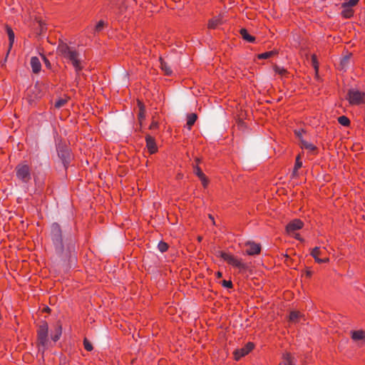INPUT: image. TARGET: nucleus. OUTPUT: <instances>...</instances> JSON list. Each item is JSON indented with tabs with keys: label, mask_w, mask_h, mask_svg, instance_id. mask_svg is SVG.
Here are the masks:
<instances>
[{
	"label": "nucleus",
	"mask_w": 365,
	"mask_h": 365,
	"mask_svg": "<svg viewBox=\"0 0 365 365\" xmlns=\"http://www.w3.org/2000/svg\"><path fill=\"white\" fill-rule=\"evenodd\" d=\"M57 53L67 63H71L73 66L76 76H79L80 72L83 68V61L80 57V53L77 48L70 46L63 41H60L57 47Z\"/></svg>",
	"instance_id": "f257e3e1"
},
{
	"label": "nucleus",
	"mask_w": 365,
	"mask_h": 365,
	"mask_svg": "<svg viewBox=\"0 0 365 365\" xmlns=\"http://www.w3.org/2000/svg\"><path fill=\"white\" fill-rule=\"evenodd\" d=\"M50 240L57 253L61 254L64 250L62 229L57 222L51 224L49 233Z\"/></svg>",
	"instance_id": "f03ea898"
},
{
	"label": "nucleus",
	"mask_w": 365,
	"mask_h": 365,
	"mask_svg": "<svg viewBox=\"0 0 365 365\" xmlns=\"http://www.w3.org/2000/svg\"><path fill=\"white\" fill-rule=\"evenodd\" d=\"M216 256L221 257L228 264L238 269L240 271L245 270L247 268V264L244 262L242 259L238 258L230 252L218 250L216 252Z\"/></svg>",
	"instance_id": "7ed1b4c3"
},
{
	"label": "nucleus",
	"mask_w": 365,
	"mask_h": 365,
	"mask_svg": "<svg viewBox=\"0 0 365 365\" xmlns=\"http://www.w3.org/2000/svg\"><path fill=\"white\" fill-rule=\"evenodd\" d=\"M16 176L19 180L24 183H28L31 180V168L28 164H19L16 168Z\"/></svg>",
	"instance_id": "20e7f679"
},
{
	"label": "nucleus",
	"mask_w": 365,
	"mask_h": 365,
	"mask_svg": "<svg viewBox=\"0 0 365 365\" xmlns=\"http://www.w3.org/2000/svg\"><path fill=\"white\" fill-rule=\"evenodd\" d=\"M48 326L46 322H43L38 327L37 330V336H38V343L39 346V350H41V347H42V351H43L47 346L48 344Z\"/></svg>",
	"instance_id": "39448f33"
},
{
	"label": "nucleus",
	"mask_w": 365,
	"mask_h": 365,
	"mask_svg": "<svg viewBox=\"0 0 365 365\" xmlns=\"http://www.w3.org/2000/svg\"><path fill=\"white\" fill-rule=\"evenodd\" d=\"M304 226V222L299 219H294L289 222L286 226V231L288 235L293 236L298 240H302L300 235L296 233L297 230H301Z\"/></svg>",
	"instance_id": "423d86ee"
},
{
	"label": "nucleus",
	"mask_w": 365,
	"mask_h": 365,
	"mask_svg": "<svg viewBox=\"0 0 365 365\" xmlns=\"http://www.w3.org/2000/svg\"><path fill=\"white\" fill-rule=\"evenodd\" d=\"M347 99L351 105H359L365 103V93L358 90H349L347 94Z\"/></svg>",
	"instance_id": "0eeeda50"
},
{
	"label": "nucleus",
	"mask_w": 365,
	"mask_h": 365,
	"mask_svg": "<svg viewBox=\"0 0 365 365\" xmlns=\"http://www.w3.org/2000/svg\"><path fill=\"white\" fill-rule=\"evenodd\" d=\"M326 248L316 247L312 249L310 255L314 257L316 262L320 263H327L329 262V258L328 257H325Z\"/></svg>",
	"instance_id": "6e6552de"
},
{
	"label": "nucleus",
	"mask_w": 365,
	"mask_h": 365,
	"mask_svg": "<svg viewBox=\"0 0 365 365\" xmlns=\"http://www.w3.org/2000/svg\"><path fill=\"white\" fill-rule=\"evenodd\" d=\"M255 348V344L252 342L247 343L242 348L236 349L234 351V358L236 361L240 360L242 357L248 354Z\"/></svg>",
	"instance_id": "1a4fd4ad"
},
{
	"label": "nucleus",
	"mask_w": 365,
	"mask_h": 365,
	"mask_svg": "<svg viewBox=\"0 0 365 365\" xmlns=\"http://www.w3.org/2000/svg\"><path fill=\"white\" fill-rule=\"evenodd\" d=\"M245 245L247 247L246 250V254L247 255H258L261 252V246L258 243L254 242H247Z\"/></svg>",
	"instance_id": "9d476101"
},
{
	"label": "nucleus",
	"mask_w": 365,
	"mask_h": 365,
	"mask_svg": "<svg viewBox=\"0 0 365 365\" xmlns=\"http://www.w3.org/2000/svg\"><path fill=\"white\" fill-rule=\"evenodd\" d=\"M146 148H148L150 154H154L158 152V146L155 140L150 135L145 136Z\"/></svg>",
	"instance_id": "9b49d317"
},
{
	"label": "nucleus",
	"mask_w": 365,
	"mask_h": 365,
	"mask_svg": "<svg viewBox=\"0 0 365 365\" xmlns=\"http://www.w3.org/2000/svg\"><path fill=\"white\" fill-rule=\"evenodd\" d=\"M295 134L299 138L300 146L302 149L308 150L309 152H312V153L314 152L317 150V147L314 144L302 139L300 131H295Z\"/></svg>",
	"instance_id": "f8f14e48"
},
{
	"label": "nucleus",
	"mask_w": 365,
	"mask_h": 365,
	"mask_svg": "<svg viewBox=\"0 0 365 365\" xmlns=\"http://www.w3.org/2000/svg\"><path fill=\"white\" fill-rule=\"evenodd\" d=\"M58 155L62 160V162L65 166L69 163L71 154L69 150L67 148H59L58 150Z\"/></svg>",
	"instance_id": "ddd939ff"
},
{
	"label": "nucleus",
	"mask_w": 365,
	"mask_h": 365,
	"mask_svg": "<svg viewBox=\"0 0 365 365\" xmlns=\"http://www.w3.org/2000/svg\"><path fill=\"white\" fill-rule=\"evenodd\" d=\"M30 64L32 68V71L34 73H38L41 69V64L38 57L33 56L31 58Z\"/></svg>",
	"instance_id": "4468645a"
},
{
	"label": "nucleus",
	"mask_w": 365,
	"mask_h": 365,
	"mask_svg": "<svg viewBox=\"0 0 365 365\" xmlns=\"http://www.w3.org/2000/svg\"><path fill=\"white\" fill-rule=\"evenodd\" d=\"M304 319V315L301 314V312L298 311H292L289 314V321L294 323H297L301 322V320Z\"/></svg>",
	"instance_id": "2eb2a0df"
},
{
	"label": "nucleus",
	"mask_w": 365,
	"mask_h": 365,
	"mask_svg": "<svg viewBox=\"0 0 365 365\" xmlns=\"http://www.w3.org/2000/svg\"><path fill=\"white\" fill-rule=\"evenodd\" d=\"M6 33H7V35L9 37V51H8V53H9L14 43L15 34H14V32L12 30V29L9 26H6Z\"/></svg>",
	"instance_id": "dca6fc26"
},
{
	"label": "nucleus",
	"mask_w": 365,
	"mask_h": 365,
	"mask_svg": "<svg viewBox=\"0 0 365 365\" xmlns=\"http://www.w3.org/2000/svg\"><path fill=\"white\" fill-rule=\"evenodd\" d=\"M240 34L245 41L249 43H254L255 41V37L249 34L246 29H241L240 31Z\"/></svg>",
	"instance_id": "f3484780"
},
{
	"label": "nucleus",
	"mask_w": 365,
	"mask_h": 365,
	"mask_svg": "<svg viewBox=\"0 0 365 365\" xmlns=\"http://www.w3.org/2000/svg\"><path fill=\"white\" fill-rule=\"evenodd\" d=\"M197 119V115L195 113H190L187 115V123L186 127L187 128L190 130L192 128V126L195 124Z\"/></svg>",
	"instance_id": "a211bd4d"
},
{
	"label": "nucleus",
	"mask_w": 365,
	"mask_h": 365,
	"mask_svg": "<svg viewBox=\"0 0 365 365\" xmlns=\"http://www.w3.org/2000/svg\"><path fill=\"white\" fill-rule=\"evenodd\" d=\"M351 336L354 341L365 339V331L363 330L352 331Z\"/></svg>",
	"instance_id": "6ab92c4d"
},
{
	"label": "nucleus",
	"mask_w": 365,
	"mask_h": 365,
	"mask_svg": "<svg viewBox=\"0 0 365 365\" xmlns=\"http://www.w3.org/2000/svg\"><path fill=\"white\" fill-rule=\"evenodd\" d=\"M62 334V327L61 324H56L54 333L51 335V339L53 341H57Z\"/></svg>",
	"instance_id": "aec40b11"
},
{
	"label": "nucleus",
	"mask_w": 365,
	"mask_h": 365,
	"mask_svg": "<svg viewBox=\"0 0 365 365\" xmlns=\"http://www.w3.org/2000/svg\"><path fill=\"white\" fill-rule=\"evenodd\" d=\"M160 68L162 71H164L165 74L167 76H170L173 73V71L170 66L168 65L167 62L163 60L161 58H160Z\"/></svg>",
	"instance_id": "412c9836"
},
{
	"label": "nucleus",
	"mask_w": 365,
	"mask_h": 365,
	"mask_svg": "<svg viewBox=\"0 0 365 365\" xmlns=\"http://www.w3.org/2000/svg\"><path fill=\"white\" fill-rule=\"evenodd\" d=\"M138 106L139 108L138 119L140 121H141L142 120H144L145 118V106L143 103L140 101H138Z\"/></svg>",
	"instance_id": "4be33fe9"
},
{
	"label": "nucleus",
	"mask_w": 365,
	"mask_h": 365,
	"mask_svg": "<svg viewBox=\"0 0 365 365\" xmlns=\"http://www.w3.org/2000/svg\"><path fill=\"white\" fill-rule=\"evenodd\" d=\"M220 24V19L219 18L215 17L208 21L207 27L210 29H214Z\"/></svg>",
	"instance_id": "5701e85b"
},
{
	"label": "nucleus",
	"mask_w": 365,
	"mask_h": 365,
	"mask_svg": "<svg viewBox=\"0 0 365 365\" xmlns=\"http://www.w3.org/2000/svg\"><path fill=\"white\" fill-rule=\"evenodd\" d=\"M338 122L343 126L348 127L350 125V120L345 115H341L338 118Z\"/></svg>",
	"instance_id": "b1692460"
},
{
	"label": "nucleus",
	"mask_w": 365,
	"mask_h": 365,
	"mask_svg": "<svg viewBox=\"0 0 365 365\" xmlns=\"http://www.w3.org/2000/svg\"><path fill=\"white\" fill-rule=\"evenodd\" d=\"M302 162L301 161V159H300V155H297V158H296V161H295V165H294V170H293V173L292 175H297V170L302 168Z\"/></svg>",
	"instance_id": "393cba45"
},
{
	"label": "nucleus",
	"mask_w": 365,
	"mask_h": 365,
	"mask_svg": "<svg viewBox=\"0 0 365 365\" xmlns=\"http://www.w3.org/2000/svg\"><path fill=\"white\" fill-rule=\"evenodd\" d=\"M343 11L341 12L342 16L346 19L351 18L354 14V11L350 9V7L343 8Z\"/></svg>",
	"instance_id": "a878e982"
},
{
	"label": "nucleus",
	"mask_w": 365,
	"mask_h": 365,
	"mask_svg": "<svg viewBox=\"0 0 365 365\" xmlns=\"http://www.w3.org/2000/svg\"><path fill=\"white\" fill-rule=\"evenodd\" d=\"M275 53H276V52L274 51L264 52V53L259 54L258 55V58L259 59H267V58H269L272 57Z\"/></svg>",
	"instance_id": "bb28decb"
},
{
	"label": "nucleus",
	"mask_w": 365,
	"mask_h": 365,
	"mask_svg": "<svg viewBox=\"0 0 365 365\" xmlns=\"http://www.w3.org/2000/svg\"><path fill=\"white\" fill-rule=\"evenodd\" d=\"M195 161L197 163V164H198V163L200 162V160L199 158H196L195 159ZM193 172L198 177L200 178V176H202L204 173H202V171L201 170L200 168L198 166V165H196L193 167Z\"/></svg>",
	"instance_id": "cd10ccee"
},
{
	"label": "nucleus",
	"mask_w": 365,
	"mask_h": 365,
	"mask_svg": "<svg viewBox=\"0 0 365 365\" xmlns=\"http://www.w3.org/2000/svg\"><path fill=\"white\" fill-rule=\"evenodd\" d=\"M284 365H293L292 357L289 353H286L283 355Z\"/></svg>",
	"instance_id": "c85d7f7f"
},
{
	"label": "nucleus",
	"mask_w": 365,
	"mask_h": 365,
	"mask_svg": "<svg viewBox=\"0 0 365 365\" xmlns=\"http://www.w3.org/2000/svg\"><path fill=\"white\" fill-rule=\"evenodd\" d=\"M168 245L164 241H160L158 245V248L159 251L162 253L166 252L168 250Z\"/></svg>",
	"instance_id": "c756f323"
},
{
	"label": "nucleus",
	"mask_w": 365,
	"mask_h": 365,
	"mask_svg": "<svg viewBox=\"0 0 365 365\" xmlns=\"http://www.w3.org/2000/svg\"><path fill=\"white\" fill-rule=\"evenodd\" d=\"M274 70L276 73L280 75L281 76H285L287 73V71L284 68L278 66H275L274 67Z\"/></svg>",
	"instance_id": "7c9ffc66"
},
{
	"label": "nucleus",
	"mask_w": 365,
	"mask_h": 365,
	"mask_svg": "<svg viewBox=\"0 0 365 365\" xmlns=\"http://www.w3.org/2000/svg\"><path fill=\"white\" fill-rule=\"evenodd\" d=\"M359 0H349L344 2L341 5L342 8L351 7L357 4Z\"/></svg>",
	"instance_id": "2f4dec72"
},
{
	"label": "nucleus",
	"mask_w": 365,
	"mask_h": 365,
	"mask_svg": "<svg viewBox=\"0 0 365 365\" xmlns=\"http://www.w3.org/2000/svg\"><path fill=\"white\" fill-rule=\"evenodd\" d=\"M66 103H67V100L66 99L59 98L58 100H57L56 101L55 107L56 108H60L63 107Z\"/></svg>",
	"instance_id": "473e14b6"
},
{
	"label": "nucleus",
	"mask_w": 365,
	"mask_h": 365,
	"mask_svg": "<svg viewBox=\"0 0 365 365\" xmlns=\"http://www.w3.org/2000/svg\"><path fill=\"white\" fill-rule=\"evenodd\" d=\"M83 346H84V349L88 351H92L93 349L91 343L87 339H84Z\"/></svg>",
	"instance_id": "72a5a7b5"
},
{
	"label": "nucleus",
	"mask_w": 365,
	"mask_h": 365,
	"mask_svg": "<svg viewBox=\"0 0 365 365\" xmlns=\"http://www.w3.org/2000/svg\"><path fill=\"white\" fill-rule=\"evenodd\" d=\"M199 179L200 180L204 187H206L208 185L209 180L205 174L200 176Z\"/></svg>",
	"instance_id": "f704fd0d"
},
{
	"label": "nucleus",
	"mask_w": 365,
	"mask_h": 365,
	"mask_svg": "<svg viewBox=\"0 0 365 365\" xmlns=\"http://www.w3.org/2000/svg\"><path fill=\"white\" fill-rule=\"evenodd\" d=\"M199 179L200 180L204 187H206L208 185L209 180L205 174L200 176Z\"/></svg>",
	"instance_id": "c9c22d12"
},
{
	"label": "nucleus",
	"mask_w": 365,
	"mask_h": 365,
	"mask_svg": "<svg viewBox=\"0 0 365 365\" xmlns=\"http://www.w3.org/2000/svg\"><path fill=\"white\" fill-rule=\"evenodd\" d=\"M221 284H222V286H223L225 288L230 289V288H232V287H233L232 282L230 280H222Z\"/></svg>",
	"instance_id": "e433bc0d"
},
{
	"label": "nucleus",
	"mask_w": 365,
	"mask_h": 365,
	"mask_svg": "<svg viewBox=\"0 0 365 365\" xmlns=\"http://www.w3.org/2000/svg\"><path fill=\"white\" fill-rule=\"evenodd\" d=\"M105 23L103 21L101 20L98 22V24L96 25L95 30L96 31H101L103 27H104Z\"/></svg>",
	"instance_id": "4c0bfd02"
},
{
	"label": "nucleus",
	"mask_w": 365,
	"mask_h": 365,
	"mask_svg": "<svg viewBox=\"0 0 365 365\" xmlns=\"http://www.w3.org/2000/svg\"><path fill=\"white\" fill-rule=\"evenodd\" d=\"M158 128V123L157 121L153 120L150 123L149 128L150 130L157 129Z\"/></svg>",
	"instance_id": "58836bf2"
},
{
	"label": "nucleus",
	"mask_w": 365,
	"mask_h": 365,
	"mask_svg": "<svg viewBox=\"0 0 365 365\" xmlns=\"http://www.w3.org/2000/svg\"><path fill=\"white\" fill-rule=\"evenodd\" d=\"M312 61H313V64H314V68H315V69L317 71V69H318V66H317V61H316V59H317L316 56H315V55H313V56H312Z\"/></svg>",
	"instance_id": "ea45409f"
},
{
	"label": "nucleus",
	"mask_w": 365,
	"mask_h": 365,
	"mask_svg": "<svg viewBox=\"0 0 365 365\" xmlns=\"http://www.w3.org/2000/svg\"><path fill=\"white\" fill-rule=\"evenodd\" d=\"M43 61H44V63H45L46 66L47 67H49L51 66V63H50L49 61L45 56H43Z\"/></svg>",
	"instance_id": "a19ab883"
},
{
	"label": "nucleus",
	"mask_w": 365,
	"mask_h": 365,
	"mask_svg": "<svg viewBox=\"0 0 365 365\" xmlns=\"http://www.w3.org/2000/svg\"><path fill=\"white\" fill-rule=\"evenodd\" d=\"M215 274H216L217 278H218V279L221 278L222 277V273L221 272H220V271L216 272Z\"/></svg>",
	"instance_id": "79ce46f5"
},
{
	"label": "nucleus",
	"mask_w": 365,
	"mask_h": 365,
	"mask_svg": "<svg viewBox=\"0 0 365 365\" xmlns=\"http://www.w3.org/2000/svg\"><path fill=\"white\" fill-rule=\"evenodd\" d=\"M347 61V59H346V58H344L343 59V61Z\"/></svg>",
	"instance_id": "37998d69"
}]
</instances>
